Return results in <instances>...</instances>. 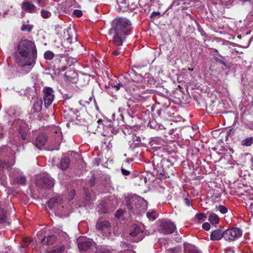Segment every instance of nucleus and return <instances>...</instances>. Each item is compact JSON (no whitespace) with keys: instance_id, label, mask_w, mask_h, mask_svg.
Returning a JSON list of instances; mask_svg holds the SVG:
<instances>
[{"instance_id":"nucleus-33","label":"nucleus","mask_w":253,"mask_h":253,"mask_svg":"<svg viewBox=\"0 0 253 253\" xmlns=\"http://www.w3.org/2000/svg\"><path fill=\"white\" fill-rule=\"evenodd\" d=\"M74 15H76L78 17H80L82 16V11L79 9H75L73 11Z\"/></svg>"},{"instance_id":"nucleus-35","label":"nucleus","mask_w":253,"mask_h":253,"mask_svg":"<svg viewBox=\"0 0 253 253\" xmlns=\"http://www.w3.org/2000/svg\"><path fill=\"white\" fill-rule=\"evenodd\" d=\"M202 227L205 230L208 231L210 229V224L208 222H205L203 224Z\"/></svg>"},{"instance_id":"nucleus-28","label":"nucleus","mask_w":253,"mask_h":253,"mask_svg":"<svg viewBox=\"0 0 253 253\" xmlns=\"http://www.w3.org/2000/svg\"><path fill=\"white\" fill-rule=\"evenodd\" d=\"M54 57V53L49 50L46 51L44 54V57L47 60H51Z\"/></svg>"},{"instance_id":"nucleus-44","label":"nucleus","mask_w":253,"mask_h":253,"mask_svg":"<svg viewBox=\"0 0 253 253\" xmlns=\"http://www.w3.org/2000/svg\"><path fill=\"white\" fill-rule=\"evenodd\" d=\"M120 86H121V84H118L116 85L115 86V88H116V90H118L120 89Z\"/></svg>"},{"instance_id":"nucleus-14","label":"nucleus","mask_w":253,"mask_h":253,"mask_svg":"<svg viewBox=\"0 0 253 253\" xmlns=\"http://www.w3.org/2000/svg\"><path fill=\"white\" fill-rule=\"evenodd\" d=\"M111 225L109 221L105 220L102 221H98L96 223V228L99 230H103L110 227Z\"/></svg>"},{"instance_id":"nucleus-18","label":"nucleus","mask_w":253,"mask_h":253,"mask_svg":"<svg viewBox=\"0 0 253 253\" xmlns=\"http://www.w3.org/2000/svg\"><path fill=\"white\" fill-rule=\"evenodd\" d=\"M184 253H202L196 247L192 245H188L185 247Z\"/></svg>"},{"instance_id":"nucleus-13","label":"nucleus","mask_w":253,"mask_h":253,"mask_svg":"<svg viewBox=\"0 0 253 253\" xmlns=\"http://www.w3.org/2000/svg\"><path fill=\"white\" fill-rule=\"evenodd\" d=\"M46 141V136L43 134H41L37 137L35 145L38 149H41L44 145Z\"/></svg>"},{"instance_id":"nucleus-34","label":"nucleus","mask_w":253,"mask_h":253,"mask_svg":"<svg viewBox=\"0 0 253 253\" xmlns=\"http://www.w3.org/2000/svg\"><path fill=\"white\" fill-rule=\"evenodd\" d=\"M23 247L24 248L27 247L29 246L30 243V239L29 238H26L23 240Z\"/></svg>"},{"instance_id":"nucleus-40","label":"nucleus","mask_w":253,"mask_h":253,"mask_svg":"<svg viewBox=\"0 0 253 253\" xmlns=\"http://www.w3.org/2000/svg\"><path fill=\"white\" fill-rule=\"evenodd\" d=\"M184 202H185V204L188 206V207H190L191 206V204H190V201L187 198H185L184 199Z\"/></svg>"},{"instance_id":"nucleus-47","label":"nucleus","mask_w":253,"mask_h":253,"mask_svg":"<svg viewBox=\"0 0 253 253\" xmlns=\"http://www.w3.org/2000/svg\"><path fill=\"white\" fill-rule=\"evenodd\" d=\"M3 137V134L1 133H0V138H1Z\"/></svg>"},{"instance_id":"nucleus-41","label":"nucleus","mask_w":253,"mask_h":253,"mask_svg":"<svg viewBox=\"0 0 253 253\" xmlns=\"http://www.w3.org/2000/svg\"><path fill=\"white\" fill-rule=\"evenodd\" d=\"M101 253H111V251L108 249H103L101 251Z\"/></svg>"},{"instance_id":"nucleus-48","label":"nucleus","mask_w":253,"mask_h":253,"mask_svg":"<svg viewBox=\"0 0 253 253\" xmlns=\"http://www.w3.org/2000/svg\"><path fill=\"white\" fill-rule=\"evenodd\" d=\"M136 3H137V2H133V3L132 4V5H133V6H136Z\"/></svg>"},{"instance_id":"nucleus-5","label":"nucleus","mask_w":253,"mask_h":253,"mask_svg":"<svg viewBox=\"0 0 253 253\" xmlns=\"http://www.w3.org/2000/svg\"><path fill=\"white\" fill-rule=\"evenodd\" d=\"M242 235V231L238 228L229 229L224 231V239L232 241L238 239Z\"/></svg>"},{"instance_id":"nucleus-22","label":"nucleus","mask_w":253,"mask_h":253,"mask_svg":"<svg viewBox=\"0 0 253 253\" xmlns=\"http://www.w3.org/2000/svg\"><path fill=\"white\" fill-rule=\"evenodd\" d=\"M253 143V138L248 137L243 139L241 142V144L243 146H250Z\"/></svg>"},{"instance_id":"nucleus-7","label":"nucleus","mask_w":253,"mask_h":253,"mask_svg":"<svg viewBox=\"0 0 253 253\" xmlns=\"http://www.w3.org/2000/svg\"><path fill=\"white\" fill-rule=\"evenodd\" d=\"M44 106L47 108L53 102L54 99L53 90L50 87L44 88L43 90Z\"/></svg>"},{"instance_id":"nucleus-29","label":"nucleus","mask_w":253,"mask_h":253,"mask_svg":"<svg viewBox=\"0 0 253 253\" xmlns=\"http://www.w3.org/2000/svg\"><path fill=\"white\" fill-rule=\"evenodd\" d=\"M33 29V26L30 25H23L21 28V29L23 31H28L30 32Z\"/></svg>"},{"instance_id":"nucleus-42","label":"nucleus","mask_w":253,"mask_h":253,"mask_svg":"<svg viewBox=\"0 0 253 253\" xmlns=\"http://www.w3.org/2000/svg\"><path fill=\"white\" fill-rule=\"evenodd\" d=\"M160 14V12L157 11V12H156V11H154L152 14H151V16H156V15H159Z\"/></svg>"},{"instance_id":"nucleus-19","label":"nucleus","mask_w":253,"mask_h":253,"mask_svg":"<svg viewBox=\"0 0 253 253\" xmlns=\"http://www.w3.org/2000/svg\"><path fill=\"white\" fill-rule=\"evenodd\" d=\"M70 161L67 157L63 158L60 161V168L62 169H66L69 165Z\"/></svg>"},{"instance_id":"nucleus-8","label":"nucleus","mask_w":253,"mask_h":253,"mask_svg":"<svg viewBox=\"0 0 253 253\" xmlns=\"http://www.w3.org/2000/svg\"><path fill=\"white\" fill-rule=\"evenodd\" d=\"M23 11L33 13L37 11L36 6L28 0H24L21 5Z\"/></svg>"},{"instance_id":"nucleus-11","label":"nucleus","mask_w":253,"mask_h":253,"mask_svg":"<svg viewBox=\"0 0 253 253\" xmlns=\"http://www.w3.org/2000/svg\"><path fill=\"white\" fill-rule=\"evenodd\" d=\"M224 238V231L221 229H216L211 233V240L212 241L220 240L222 238Z\"/></svg>"},{"instance_id":"nucleus-21","label":"nucleus","mask_w":253,"mask_h":253,"mask_svg":"<svg viewBox=\"0 0 253 253\" xmlns=\"http://www.w3.org/2000/svg\"><path fill=\"white\" fill-rule=\"evenodd\" d=\"M64 76L68 81H71L76 77V74L74 71L71 70L66 72Z\"/></svg>"},{"instance_id":"nucleus-43","label":"nucleus","mask_w":253,"mask_h":253,"mask_svg":"<svg viewBox=\"0 0 253 253\" xmlns=\"http://www.w3.org/2000/svg\"><path fill=\"white\" fill-rule=\"evenodd\" d=\"M122 214H123V211H119V210H118V211H117V215L118 216H119H119H122Z\"/></svg>"},{"instance_id":"nucleus-15","label":"nucleus","mask_w":253,"mask_h":253,"mask_svg":"<svg viewBox=\"0 0 253 253\" xmlns=\"http://www.w3.org/2000/svg\"><path fill=\"white\" fill-rule=\"evenodd\" d=\"M56 240V237L54 235H50L45 237L42 240V243L44 245H52Z\"/></svg>"},{"instance_id":"nucleus-16","label":"nucleus","mask_w":253,"mask_h":253,"mask_svg":"<svg viewBox=\"0 0 253 253\" xmlns=\"http://www.w3.org/2000/svg\"><path fill=\"white\" fill-rule=\"evenodd\" d=\"M42 100L41 99H39L34 102L33 110V112H40L42 108Z\"/></svg>"},{"instance_id":"nucleus-9","label":"nucleus","mask_w":253,"mask_h":253,"mask_svg":"<svg viewBox=\"0 0 253 253\" xmlns=\"http://www.w3.org/2000/svg\"><path fill=\"white\" fill-rule=\"evenodd\" d=\"M129 235L131 237L135 238L133 240L134 242L140 241L144 237L143 231L138 226H135L133 230L130 232Z\"/></svg>"},{"instance_id":"nucleus-23","label":"nucleus","mask_w":253,"mask_h":253,"mask_svg":"<svg viewBox=\"0 0 253 253\" xmlns=\"http://www.w3.org/2000/svg\"><path fill=\"white\" fill-rule=\"evenodd\" d=\"M19 133L22 139L25 140L27 137V130L22 126H20L18 129Z\"/></svg>"},{"instance_id":"nucleus-50","label":"nucleus","mask_w":253,"mask_h":253,"mask_svg":"<svg viewBox=\"0 0 253 253\" xmlns=\"http://www.w3.org/2000/svg\"><path fill=\"white\" fill-rule=\"evenodd\" d=\"M190 71H192L193 70V69H189Z\"/></svg>"},{"instance_id":"nucleus-30","label":"nucleus","mask_w":253,"mask_h":253,"mask_svg":"<svg viewBox=\"0 0 253 253\" xmlns=\"http://www.w3.org/2000/svg\"><path fill=\"white\" fill-rule=\"evenodd\" d=\"M217 210L219 211L221 213L225 214L227 212V209L222 205H219L216 207Z\"/></svg>"},{"instance_id":"nucleus-27","label":"nucleus","mask_w":253,"mask_h":253,"mask_svg":"<svg viewBox=\"0 0 253 253\" xmlns=\"http://www.w3.org/2000/svg\"><path fill=\"white\" fill-rule=\"evenodd\" d=\"M214 59L216 61L218 62L219 63L224 65H225L224 58L222 56L220 55H214Z\"/></svg>"},{"instance_id":"nucleus-32","label":"nucleus","mask_w":253,"mask_h":253,"mask_svg":"<svg viewBox=\"0 0 253 253\" xmlns=\"http://www.w3.org/2000/svg\"><path fill=\"white\" fill-rule=\"evenodd\" d=\"M147 216L148 218L153 220L156 218V213L154 211L148 212L147 213Z\"/></svg>"},{"instance_id":"nucleus-38","label":"nucleus","mask_w":253,"mask_h":253,"mask_svg":"<svg viewBox=\"0 0 253 253\" xmlns=\"http://www.w3.org/2000/svg\"><path fill=\"white\" fill-rule=\"evenodd\" d=\"M121 171H122V173L124 175H128L129 174L130 172L129 171L124 169H121Z\"/></svg>"},{"instance_id":"nucleus-1","label":"nucleus","mask_w":253,"mask_h":253,"mask_svg":"<svg viewBox=\"0 0 253 253\" xmlns=\"http://www.w3.org/2000/svg\"><path fill=\"white\" fill-rule=\"evenodd\" d=\"M16 63L21 67H28L31 69L37 58V50L34 42L28 40L19 42L14 47Z\"/></svg>"},{"instance_id":"nucleus-4","label":"nucleus","mask_w":253,"mask_h":253,"mask_svg":"<svg viewBox=\"0 0 253 253\" xmlns=\"http://www.w3.org/2000/svg\"><path fill=\"white\" fill-rule=\"evenodd\" d=\"M35 183L37 186L47 189L53 187L54 184L53 179L49 176H39L36 180Z\"/></svg>"},{"instance_id":"nucleus-10","label":"nucleus","mask_w":253,"mask_h":253,"mask_svg":"<svg viewBox=\"0 0 253 253\" xmlns=\"http://www.w3.org/2000/svg\"><path fill=\"white\" fill-rule=\"evenodd\" d=\"M60 205H61V207L63 208L62 205V198L60 197H57L53 198L49 200L48 202V206L50 209H58Z\"/></svg>"},{"instance_id":"nucleus-24","label":"nucleus","mask_w":253,"mask_h":253,"mask_svg":"<svg viewBox=\"0 0 253 253\" xmlns=\"http://www.w3.org/2000/svg\"><path fill=\"white\" fill-rule=\"evenodd\" d=\"M64 250V246L54 247L52 250L48 251V253H61Z\"/></svg>"},{"instance_id":"nucleus-49","label":"nucleus","mask_w":253,"mask_h":253,"mask_svg":"<svg viewBox=\"0 0 253 253\" xmlns=\"http://www.w3.org/2000/svg\"><path fill=\"white\" fill-rule=\"evenodd\" d=\"M214 51H215V52H218V51H217V50L216 49H214Z\"/></svg>"},{"instance_id":"nucleus-31","label":"nucleus","mask_w":253,"mask_h":253,"mask_svg":"<svg viewBox=\"0 0 253 253\" xmlns=\"http://www.w3.org/2000/svg\"><path fill=\"white\" fill-rule=\"evenodd\" d=\"M41 15L44 18H48L50 17L51 13L48 11L42 10L41 11Z\"/></svg>"},{"instance_id":"nucleus-46","label":"nucleus","mask_w":253,"mask_h":253,"mask_svg":"<svg viewBox=\"0 0 253 253\" xmlns=\"http://www.w3.org/2000/svg\"><path fill=\"white\" fill-rule=\"evenodd\" d=\"M71 30V28H68L67 29V33H69V30Z\"/></svg>"},{"instance_id":"nucleus-17","label":"nucleus","mask_w":253,"mask_h":253,"mask_svg":"<svg viewBox=\"0 0 253 253\" xmlns=\"http://www.w3.org/2000/svg\"><path fill=\"white\" fill-rule=\"evenodd\" d=\"M13 184H21L22 185H25L26 182V179L24 175L20 174L19 176H17L13 180Z\"/></svg>"},{"instance_id":"nucleus-25","label":"nucleus","mask_w":253,"mask_h":253,"mask_svg":"<svg viewBox=\"0 0 253 253\" xmlns=\"http://www.w3.org/2000/svg\"><path fill=\"white\" fill-rule=\"evenodd\" d=\"M7 213L3 209H0V222H3L6 221Z\"/></svg>"},{"instance_id":"nucleus-36","label":"nucleus","mask_w":253,"mask_h":253,"mask_svg":"<svg viewBox=\"0 0 253 253\" xmlns=\"http://www.w3.org/2000/svg\"><path fill=\"white\" fill-rule=\"evenodd\" d=\"M121 51L120 49H115V50H113V51H112V54L114 56H118V55H120L121 54Z\"/></svg>"},{"instance_id":"nucleus-37","label":"nucleus","mask_w":253,"mask_h":253,"mask_svg":"<svg viewBox=\"0 0 253 253\" xmlns=\"http://www.w3.org/2000/svg\"><path fill=\"white\" fill-rule=\"evenodd\" d=\"M168 253H178L179 252V249L174 248L169 250Z\"/></svg>"},{"instance_id":"nucleus-3","label":"nucleus","mask_w":253,"mask_h":253,"mask_svg":"<svg viewBox=\"0 0 253 253\" xmlns=\"http://www.w3.org/2000/svg\"><path fill=\"white\" fill-rule=\"evenodd\" d=\"M113 125V123L111 121H102L99 119L97 122L89 124L88 126V129L89 131L93 133H95L96 131H100L102 129L104 130V132L107 133L111 132L116 134L118 131V129L114 128Z\"/></svg>"},{"instance_id":"nucleus-12","label":"nucleus","mask_w":253,"mask_h":253,"mask_svg":"<svg viewBox=\"0 0 253 253\" xmlns=\"http://www.w3.org/2000/svg\"><path fill=\"white\" fill-rule=\"evenodd\" d=\"M92 245V241L88 240L78 243V248L81 251H87L90 249Z\"/></svg>"},{"instance_id":"nucleus-39","label":"nucleus","mask_w":253,"mask_h":253,"mask_svg":"<svg viewBox=\"0 0 253 253\" xmlns=\"http://www.w3.org/2000/svg\"><path fill=\"white\" fill-rule=\"evenodd\" d=\"M36 1L39 6H42V4L45 3V0H36Z\"/></svg>"},{"instance_id":"nucleus-26","label":"nucleus","mask_w":253,"mask_h":253,"mask_svg":"<svg viewBox=\"0 0 253 253\" xmlns=\"http://www.w3.org/2000/svg\"><path fill=\"white\" fill-rule=\"evenodd\" d=\"M206 217V215L203 213H197L195 218L196 222L197 223H200L201 221L204 220V218Z\"/></svg>"},{"instance_id":"nucleus-45","label":"nucleus","mask_w":253,"mask_h":253,"mask_svg":"<svg viewBox=\"0 0 253 253\" xmlns=\"http://www.w3.org/2000/svg\"><path fill=\"white\" fill-rule=\"evenodd\" d=\"M67 40L69 42H71V38H70V37L67 39Z\"/></svg>"},{"instance_id":"nucleus-2","label":"nucleus","mask_w":253,"mask_h":253,"mask_svg":"<svg viewBox=\"0 0 253 253\" xmlns=\"http://www.w3.org/2000/svg\"><path fill=\"white\" fill-rule=\"evenodd\" d=\"M130 21L126 18H116L112 21L111 28L109 31V35L115 45H123L127 35V32L130 30Z\"/></svg>"},{"instance_id":"nucleus-6","label":"nucleus","mask_w":253,"mask_h":253,"mask_svg":"<svg viewBox=\"0 0 253 253\" xmlns=\"http://www.w3.org/2000/svg\"><path fill=\"white\" fill-rule=\"evenodd\" d=\"M176 228L175 225L169 220L162 221L159 231L165 234L172 233Z\"/></svg>"},{"instance_id":"nucleus-20","label":"nucleus","mask_w":253,"mask_h":253,"mask_svg":"<svg viewBox=\"0 0 253 253\" xmlns=\"http://www.w3.org/2000/svg\"><path fill=\"white\" fill-rule=\"evenodd\" d=\"M209 220L211 224L215 225L219 222V217L215 213H211L209 217Z\"/></svg>"}]
</instances>
